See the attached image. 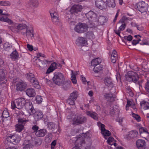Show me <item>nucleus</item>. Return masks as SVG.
<instances>
[{"label":"nucleus","instance_id":"f257e3e1","mask_svg":"<svg viewBox=\"0 0 149 149\" xmlns=\"http://www.w3.org/2000/svg\"><path fill=\"white\" fill-rule=\"evenodd\" d=\"M31 104L32 103H25L23 104L25 105L26 109L30 115L35 113L34 117L36 121L41 120L43 117V113L41 111H36Z\"/></svg>","mask_w":149,"mask_h":149},{"label":"nucleus","instance_id":"f03ea898","mask_svg":"<svg viewBox=\"0 0 149 149\" xmlns=\"http://www.w3.org/2000/svg\"><path fill=\"white\" fill-rule=\"evenodd\" d=\"M71 120L72 122V124L77 125L85 123L87 120V118L86 117L81 114H77L71 116Z\"/></svg>","mask_w":149,"mask_h":149},{"label":"nucleus","instance_id":"7ed1b4c3","mask_svg":"<svg viewBox=\"0 0 149 149\" xmlns=\"http://www.w3.org/2000/svg\"><path fill=\"white\" fill-rule=\"evenodd\" d=\"M125 79L128 81H133L136 83L139 79V77L137 73L132 71H129L125 74Z\"/></svg>","mask_w":149,"mask_h":149},{"label":"nucleus","instance_id":"20e7f679","mask_svg":"<svg viewBox=\"0 0 149 149\" xmlns=\"http://www.w3.org/2000/svg\"><path fill=\"white\" fill-rule=\"evenodd\" d=\"M0 21L7 22L9 25H11L9 26V28L13 32H17V26H16V24L14 23L11 20L8 19L6 16L0 15Z\"/></svg>","mask_w":149,"mask_h":149},{"label":"nucleus","instance_id":"39448f33","mask_svg":"<svg viewBox=\"0 0 149 149\" xmlns=\"http://www.w3.org/2000/svg\"><path fill=\"white\" fill-rule=\"evenodd\" d=\"M54 82L58 85H62L64 83L65 79L63 74L60 72H55L53 78Z\"/></svg>","mask_w":149,"mask_h":149},{"label":"nucleus","instance_id":"423d86ee","mask_svg":"<svg viewBox=\"0 0 149 149\" xmlns=\"http://www.w3.org/2000/svg\"><path fill=\"white\" fill-rule=\"evenodd\" d=\"M88 28V26L86 24L79 22L75 26L74 30L79 33H81L87 31Z\"/></svg>","mask_w":149,"mask_h":149},{"label":"nucleus","instance_id":"0eeeda50","mask_svg":"<svg viewBox=\"0 0 149 149\" xmlns=\"http://www.w3.org/2000/svg\"><path fill=\"white\" fill-rule=\"evenodd\" d=\"M26 78L29 80L30 82L33 83V86L37 89H39L40 87L37 79L35 78L34 74L31 73H28L26 74Z\"/></svg>","mask_w":149,"mask_h":149},{"label":"nucleus","instance_id":"6e6552de","mask_svg":"<svg viewBox=\"0 0 149 149\" xmlns=\"http://www.w3.org/2000/svg\"><path fill=\"white\" fill-rule=\"evenodd\" d=\"M137 8L139 11L141 13H146L147 11L149 12V7L144 1H142L138 2L137 4Z\"/></svg>","mask_w":149,"mask_h":149},{"label":"nucleus","instance_id":"1a4fd4ad","mask_svg":"<svg viewBox=\"0 0 149 149\" xmlns=\"http://www.w3.org/2000/svg\"><path fill=\"white\" fill-rule=\"evenodd\" d=\"M18 122L19 123L15 125V130L18 132H20L24 129L23 125L26 122L28 121V120L24 119L22 118H18Z\"/></svg>","mask_w":149,"mask_h":149},{"label":"nucleus","instance_id":"9d476101","mask_svg":"<svg viewBox=\"0 0 149 149\" xmlns=\"http://www.w3.org/2000/svg\"><path fill=\"white\" fill-rule=\"evenodd\" d=\"M50 13L53 23L56 25H60L61 23L57 13L54 10H51L50 11Z\"/></svg>","mask_w":149,"mask_h":149},{"label":"nucleus","instance_id":"9b49d317","mask_svg":"<svg viewBox=\"0 0 149 149\" xmlns=\"http://www.w3.org/2000/svg\"><path fill=\"white\" fill-rule=\"evenodd\" d=\"M98 125L99 126H100L101 133L103 135L105 139H107V137L111 135V132L108 130L105 129V125L100 123H98Z\"/></svg>","mask_w":149,"mask_h":149},{"label":"nucleus","instance_id":"f8f14e48","mask_svg":"<svg viewBox=\"0 0 149 149\" xmlns=\"http://www.w3.org/2000/svg\"><path fill=\"white\" fill-rule=\"evenodd\" d=\"M27 86L26 82L21 80L17 82L16 84V89L18 91H22L25 89Z\"/></svg>","mask_w":149,"mask_h":149},{"label":"nucleus","instance_id":"ddd939ff","mask_svg":"<svg viewBox=\"0 0 149 149\" xmlns=\"http://www.w3.org/2000/svg\"><path fill=\"white\" fill-rule=\"evenodd\" d=\"M85 15L87 18L91 21L95 22L97 20L96 14L92 11H89Z\"/></svg>","mask_w":149,"mask_h":149},{"label":"nucleus","instance_id":"4468645a","mask_svg":"<svg viewBox=\"0 0 149 149\" xmlns=\"http://www.w3.org/2000/svg\"><path fill=\"white\" fill-rule=\"evenodd\" d=\"M21 34L24 36L26 35L27 38L34 37V33L33 27L31 26L29 29L27 28L26 29V32H22Z\"/></svg>","mask_w":149,"mask_h":149},{"label":"nucleus","instance_id":"2eb2a0df","mask_svg":"<svg viewBox=\"0 0 149 149\" xmlns=\"http://www.w3.org/2000/svg\"><path fill=\"white\" fill-rule=\"evenodd\" d=\"M95 4L96 6L100 9H105L107 8L106 3L102 0L96 1Z\"/></svg>","mask_w":149,"mask_h":149},{"label":"nucleus","instance_id":"dca6fc26","mask_svg":"<svg viewBox=\"0 0 149 149\" xmlns=\"http://www.w3.org/2000/svg\"><path fill=\"white\" fill-rule=\"evenodd\" d=\"M104 97L109 102H112L115 101L116 99L115 95L111 93H106L104 95Z\"/></svg>","mask_w":149,"mask_h":149},{"label":"nucleus","instance_id":"f3484780","mask_svg":"<svg viewBox=\"0 0 149 149\" xmlns=\"http://www.w3.org/2000/svg\"><path fill=\"white\" fill-rule=\"evenodd\" d=\"M77 44L81 46H85L87 44L86 39L83 37H79L77 40Z\"/></svg>","mask_w":149,"mask_h":149},{"label":"nucleus","instance_id":"a211bd4d","mask_svg":"<svg viewBox=\"0 0 149 149\" xmlns=\"http://www.w3.org/2000/svg\"><path fill=\"white\" fill-rule=\"evenodd\" d=\"M137 147L139 149H144L146 146V142L144 140L140 139L138 140L136 142Z\"/></svg>","mask_w":149,"mask_h":149},{"label":"nucleus","instance_id":"6ab92c4d","mask_svg":"<svg viewBox=\"0 0 149 149\" xmlns=\"http://www.w3.org/2000/svg\"><path fill=\"white\" fill-rule=\"evenodd\" d=\"M82 6L79 5H74L72 6L71 12L74 13L81 11L82 10Z\"/></svg>","mask_w":149,"mask_h":149},{"label":"nucleus","instance_id":"aec40b11","mask_svg":"<svg viewBox=\"0 0 149 149\" xmlns=\"http://www.w3.org/2000/svg\"><path fill=\"white\" fill-rule=\"evenodd\" d=\"M139 132L141 136L143 137V136L148 137L149 136V133L148 130L146 128L144 127H141L139 129Z\"/></svg>","mask_w":149,"mask_h":149},{"label":"nucleus","instance_id":"412c9836","mask_svg":"<svg viewBox=\"0 0 149 149\" xmlns=\"http://www.w3.org/2000/svg\"><path fill=\"white\" fill-rule=\"evenodd\" d=\"M78 96V92L74 91L71 94L67 102H74L77 99Z\"/></svg>","mask_w":149,"mask_h":149},{"label":"nucleus","instance_id":"4be33fe9","mask_svg":"<svg viewBox=\"0 0 149 149\" xmlns=\"http://www.w3.org/2000/svg\"><path fill=\"white\" fill-rule=\"evenodd\" d=\"M5 73L3 70H0V85L5 84L6 85L7 80L5 79Z\"/></svg>","mask_w":149,"mask_h":149},{"label":"nucleus","instance_id":"5701e85b","mask_svg":"<svg viewBox=\"0 0 149 149\" xmlns=\"http://www.w3.org/2000/svg\"><path fill=\"white\" fill-rule=\"evenodd\" d=\"M10 58L13 61H15L19 58V55L17 51L15 49L10 54Z\"/></svg>","mask_w":149,"mask_h":149},{"label":"nucleus","instance_id":"b1692460","mask_svg":"<svg viewBox=\"0 0 149 149\" xmlns=\"http://www.w3.org/2000/svg\"><path fill=\"white\" fill-rule=\"evenodd\" d=\"M57 68V63L55 62H53L49 66V68L47 69L46 74H49L54 70H55Z\"/></svg>","mask_w":149,"mask_h":149},{"label":"nucleus","instance_id":"393cba45","mask_svg":"<svg viewBox=\"0 0 149 149\" xmlns=\"http://www.w3.org/2000/svg\"><path fill=\"white\" fill-rule=\"evenodd\" d=\"M84 141L81 140V138L77 139L75 142V146L72 149H79V148L82 146V144L84 143Z\"/></svg>","mask_w":149,"mask_h":149},{"label":"nucleus","instance_id":"a878e982","mask_svg":"<svg viewBox=\"0 0 149 149\" xmlns=\"http://www.w3.org/2000/svg\"><path fill=\"white\" fill-rule=\"evenodd\" d=\"M26 95L30 97H34L36 95L35 90L32 88H28L26 91Z\"/></svg>","mask_w":149,"mask_h":149},{"label":"nucleus","instance_id":"bb28decb","mask_svg":"<svg viewBox=\"0 0 149 149\" xmlns=\"http://www.w3.org/2000/svg\"><path fill=\"white\" fill-rule=\"evenodd\" d=\"M111 59V62L113 63H115L118 59L117 52L116 50H114L112 52Z\"/></svg>","mask_w":149,"mask_h":149},{"label":"nucleus","instance_id":"cd10ccee","mask_svg":"<svg viewBox=\"0 0 149 149\" xmlns=\"http://www.w3.org/2000/svg\"><path fill=\"white\" fill-rule=\"evenodd\" d=\"M39 62V63L37 64L38 67L40 69H43L45 67L47 66V64L48 63V61L47 60L44 61H41L39 59H38Z\"/></svg>","mask_w":149,"mask_h":149},{"label":"nucleus","instance_id":"c85d7f7f","mask_svg":"<svg viewBox=\"0 0 149 149\" xmlns=\"http://www.w3.org/2000/svg\"><path fill=\"white\" fill-rule=\"evenodd\" d=\"M86 113L87 115L91 117L95 120H97L98 119V117L97 114L95 112L89 111H86Z\"/></svg>","mask_w":149,"mask_h":149},{"label":"nucleus","instance_id":"c756f323","mask_svg":"<svg viewBox=\"0 0 149 149\" xmlns=\"http://www.w3.org/2000/svg\"><path fill=\"white\" fill-rule=\"evenodd\" d=\"M46 133L45 129H41L37 131L35 133L36 135L38 137H43L45 136Z\"/></svg>","mask_w":149,"mask_h":149},{"label":"nucleus","instance_id":"7c9ffc66","mask_svg":"<svg viewBox=\"0 0 149 149\" xmlns=\"http://www.w3.org/2000/svg\"><path fill=\"white\" fill-rule=\"evenodd\" d=\"M106 6L112 8L116 6V3L115 0H106Z\"/></svg>","mask_w":149,"mask_h":149},{"label":"nucleus","instance_id":"2f4dec72","mask_svg":"<svg viewBox=\"0 0 149 149\" xmlns=\"http://www.w3.org/2000/svg\"><path fill=\"white\" fill-rule=\"evenodd\" d=\"M97 20L95 22H99L101 24H103L104 22H107V20L106 17L104 16H100L99 17H97Z\"/></svg>","mask_w":149,"mask_h":149},{"label":"nucleus","instance_id":"473e14b6","mask_svg":"<svg viewBox=\"0 0 149 149\" xmlns=\"http://www.w3.org/2000/svg\"><path fill=\"white\" fill-rule=\"evenodd\" d=\"M27 26L25 24H19L17 26V32H20L23 29H26Z\"/></svg>","mask_w":149,"mask_h":149},{"label":"nucleus","instance_id":"72a5a7b5","mask_svg":"<svg viewBox=\"0 0 149 149\" xmlns=\"http://www.w3.org/2000/svg\"><path fill=\"white\" fill-rule=\"evenodd\" d=\"M101 62V58H96L93 59L91 62V65L93 66H95L99 65Z\"/></svg>","mask_w":149,"mask_h":149},{"label":"nucleus","instance_id":"f704fd0d","mask_svg":"<svg viewBox=\"0 0 149 149\" xmlns=\"http://www.w3.org/2000/svg\"><path fill=\"white\" fill-rule=\"evenodd\" d=\"M104 83L106 86H113V83L111 79L110 78H106L104 79Z\"/></svg>","mask_w":149,"mask_h":149},{"label":"nucleus","instance_id":"c9c22d12","mask_svg":"<svg viewBox=\"0 0 149 149\" xmlns=\"http://www.w3.org/2000/svg\"><path fill=\"white\" fill-rule=\"evenodd\" d=\"M3 48L6 51H9L12 49V45L11 44H10L9 42H6L3 45Z\"/></svg>","mask_w":149,"mask_h":149},{"label":"nucleus","instance_id":"e433bc0d","mask_svg":"<svg viewBox=\"0 0 149 149\" xmlns=\"http://www.w3.org/2000/svg\"><path fill=\"white\" fill-rule=\"evenodd\" d=\"M138 134V132L134 130L130 131L128 134V136L130 138L132 139L136 137Z\"/></svg>","mask_w":149,"mask_h":149},{"label":"nucleus","instance_id":"4c0bfd02","mask_svg":"<svg viewBox=\"0 0 149 149\" xmlns=\"http://www.w3.org/2000/svg\"><path fill=\"white\" fill-rule=\"evenodd\" d=\"M29 6H32L35 7H37L38 5V2L36 0H32L29 1Z\"/></svg>","mask_w":149,"mask_h":149},{"label":"nucleus","instance_id":"58836bf2","mask_svg":"<svg viewBox=\"0 0 149 149\" xmlns=\"http://www.w3.org/2000/svg\"><path fill=\"white\" fill-rule=\"evenodd\" d=\"M47 125L49 129L50 130L53 131L55 128V124L53 122H48L47 123Z\"/></svg>","mask_w":149,"mask_h":149},{"label":"nucleus","instance_id":"ea45409f","mask_svg":"<svg viewBox=\"0 0 149 149\" xmlns=\"http://www.w3.org/2000/svg\"><path fill=\"white\" fill-rule=\"evenodd\" d=\"M119 112V109L115 107H113L112 109L111 110V114L118 115Z\"/></svg>","mask_w":149,"mask_h":149},{"label":"nucleus","instance_id":"a19ab883","mask_svg":"<svg viewBox=\"0 0 149 149\" xmlns=\"http://www.w3.org/2000/svg\"><path fill=\"white\" fill-rule=\"evenodd\" d=\"M9 116V113L7 110H4L3 112L2 117V121H3L5 118H8Z\"/></svg>","mask_w":149,"mask_h":149},{"label":"nucleus","instance_id":"79ce46f5","mask_svg":"<svg viewBox=\"0 0 149 149\" xmlns=\"http://www.w3.org/2000/svg\"><path fill=\"white\" fill-rule=\"evenodd\" d=\"M103 67L100 65L94 66L93 68V71L95 73H97L98 72L101 70L102 69Z\"/></svg>","mask_w":149,"mask_h":149},{"label":"nucleus","instance_id":"37998d69","mask_svg":"<svg viewBox=\"0 0 149 149\" xmlns=\"http://www.w3.org/2000/svg\"><path fill=\"white\" fill-rule=\"evenodd\" d=\"M140 105L141 108L144 110L149 109V103H140Z\"/></svg>","mask_w":149,"mask_h":149},{"label":"nucleus","instance_id":"c03bdc74","mask_svg":"<svg viewBox=\"0 0 149 149\" xmlns=\"http://www.w3.org/2000/svg\"><path fill=\"white\" fill-rule=\"evenodd\" d=\"M12 102H26V100L24 98L21 97L15 99Z\"/></svg>","mask_w":149,"mask_h":149},{"label":"nucleus","instance_id":"a18cd8bd","mask_svg":"<svg viewBox=\"0 0 149 149\" xmlns=\"http://www.w3.org/2000/svg\"><path fill=\"white\" fill-rule=\"evenodd\" d=\"M132 115L133 118L136 120L137 121L139 122L141 121V118L137 114L132 113Z\"/></svg>","mask_w":149,"mask_h":149},{"label":"nucleus","instance_id":"49530a36","mask_svg":"<svg viewBox=\"0 0 149 149\" xmlns=\"http://www.w3.org/2000/svg\"><path fill=\"white\" fill-rule=\"evenodd\" d=\"M71 79L72 82L74 84H76L77 83L76 78V75L72 72L71 74Z\"/></svg>","mask_w":149,"mask_h":149},{"label":"nucleus","instance_id":"de8ad7c7","mask_svg":"<svg viewBox=\"0 0 149 149\" xmlns=\"http://www.w3.org/2000/svg\"><path fill=\"white\" fill-rule=\"evenodd\" d=\"M129 18L125 16H123L120 20L119 22V23L125 24V22H126L127 20H129Z\"/></svg>","mask_w":149,"mask_h":149},{"label":"nucleus","instance_id":"09e8293b","mask_svg":"<svg viewBox=\"0 0 149 149\" xmlns=\"http://www.w3.org/2000/svg\"><path fill=\"white\" fill-rule=\"evenodd\" d=\"M87 36L90 38H95V36L92 31H88L86 33Z\"/></svg>","mask_w":149,"mask_h":149},{"label":"nucleus","instance_id":"8fccbe9b","mask_svg":"<svg viewBox=\"0 0 149 149\" xmlns=\"http://www.w3.org/2000/svg\"><path fill=\"white\" fill-rule=\"evenodd\" d=\"M33 145L30 143L26 144L23 147L24 149H33Z\"/></svg>","mask_w":149,"mask_h":149},{"label":"nucleus","instance_id":"3c124183","mask_svg":"<svg viewBox=\"0 0 149 149\" xmlns=\"http://www.w3.org/2000/svg\"><path fill=\"white\" fill-rule=\"evenodd\" d=\"M135 105L134 103H127L126 107V110H128L129 109L128 108L130 107L134 109L135 108Z\"/></svg>","mask_w":149,"mask_h":149},{"label":"nucleus","instance_id":"603ef678","mask_svg":"<svg viewBox=\"0 0 149 149\" xmlns=\"http://www.w3.org/2000/svg\"><path fill=\"white\" fill-rule=\"evenodd\" d=\"M14 144H15L18 143L20 141V139L19 137H14L11 140Z\"/></svg>","mask_w":149,"mask_h":149},{"label":"nucleus","instance_id":"864d4df0","mask_svg":"<svg viewBox=\"0 0 149 149\" xmlns=\"http://www.w3.org/2000/svg\"><path fill=\"white\" fill-rule=\"evenodd\" d=\"M36 100L37 102H41L42 101V97L39 95H38L36 97Z\"/></svg>","mask_w":149,"mask_h":149},{"label":"nucleus","instance_id":"5fc2aeb1","mask_svg":"<svg viewBox=\"0 0 149 149\" xmlns=\"http://www.w3.org/2000/svg\"><path fill=\"white\" fill-rule=\"evenodd\" d=\"M39 129V127L36 125H34L32 127V130L33 132H36Z\"/></svg>","mask_w":149,"mask_h":149},{"label":"nucleus","instance_id":"6e6d98bb","mask_svg":"<svg viewBox=\"0 0 149 149\" xmlns=\"http://www.w3.org/2000/svg\"><path fill=\"white\" fill-rule=\"evenodd\" d=\"M124 38L125 40L129 41H131L132 39V36L130 35H129L128 36H125Z\"/></svg>","mask_w":149,"mask_h":149},{"label":"nucleus","instance_id":"4d7b16f0","mask_svg":"<svg viewBox=\"0 0 149 149\" xmlns=\"http://www.w3.org/2000/svg\"><path fill=\"white\" fill-rule=\"evenodd\" d=\"M141 40L140 39H139L137 40H134L132 41V45H135L139 43V42Z\"/></svg>","mask_w":149,"mask_h":149},{"label":"nucleus","instance_id":"13d9d810","mask_svg":"<svg viewBox=\"0 0 149 149\" xmlns=\"http://www.w3.org/2000/svg\"><path fill=\"white\" fill-rule=\"evenodd\" d=\"M122 24L119 27L118 30L120 31H123L125 29L126 25L125 24L122 23Z\"/></svg>","mask_w":149,"mask_h":149},{"label":"nucleus","instance_id":"bf43d9fd","mask_svg":"<svg viewBox=\"0 0 149 149\" xmlns=\"http://www.w3.org/2000/svg\"><path fill=\"white\" fill-rule=\"evenodd\" d=\"M148 42L146 40L144 39L142 40L141 42L140 43V44L141 45H147L148 44Z\"/></svg>","mask_w":149,"mask_h":149},{"label":"nucleus","instance_id":"052dcab7","mask_svg":"<svg viewBox=\"0 0 149 149\" xmlns=\"http://www.w3.org/2000/svg\"><path fill=\"white\" fill-rule=\"evenodd\" d=\"M37 57L39 58L41 57L44 58L45 55L44 54L41 53H38L36 54Z\"/></svg>","mask_w":149,"mask_h":149},{"label":"nucleus","instance_id":"680f3d73","mask_svg":"<svg viewBox=\"0 0 149 149\" xmlns=\"http://www.w3.org/2000/svg\"><path fill=\"white\" fill-rule=\"evenodd\" d=\"M16 108L18 109H21L23 107V105L22 103H16Z\"/></svg>","mask_w":149,"mask_h":149},{"label":"nucleus","instance_id":"e2e57ef3","mask_svg":"<svg viewBox=\"0 0 149 149\" xmlns=\"http://www.w3.org/2000/svg\"><path fill=\"white\" fill-rule=\"evenodd\" d=\"M56 143V141L54 140L51 144V148L52 149H54Z\"/></svg>","mask_w":149,"mask_h":149},{"label":"nucleus","instance_id":"0e129e2a","mask_svg":"<svg viewBox=\"0 0 149 149\" xmlns=\"http://www.w3.org/2000/svg\"><path fill=\"white\" fill-rule=\"evenodd\" d=\"M145 89L146 91L149 93V81H148L145 85Z\"/></svg>","mask_w":149,"mask_h":149},{"label":"nucleus","instance_id":"69168bd1","mask_svg":"<svg viewBox=\"0 0 149 149\" xmlns=\"http://www.w3.org/2000/svg\"><path fill=\"white\" fill-rule=\"evenodd\" d=\"M81 78L82 81L84 84H85L86 83L87 84L88 83V82H87L86 81V78L84 77L82 75L81 76Z\"/></svg>","mask_w":149,"mask_h":149},{"label":"nucleus","instance_id":"338daca9","mask_svg":"<svg viewBox=\"0 0 149 149\" xmlns=\"http://www.w3.org/2000/svg\"><path fill=\"white\" fill-rule=\"evenodd\" d=\"M27 47L29 50L30 51H32L33 49V46L30 45L29 44H27Z\"/></svg>","mask_w":149,"mask_h":149},{"label":"nucleus","instance_id":"774afa93","mask_svg":"<svg viewBox=\"0 0 149 149\" xmlns=\"http://www.w3.org/2000/svg\"><path fill=\"white\" fill-rule=\"evenodd\" d=\"M137 29L139 31H142L143 29V27L141 25H138L137 26Z\"/></svg>","mask_w":149,"mask_h":149}]
</instances>
